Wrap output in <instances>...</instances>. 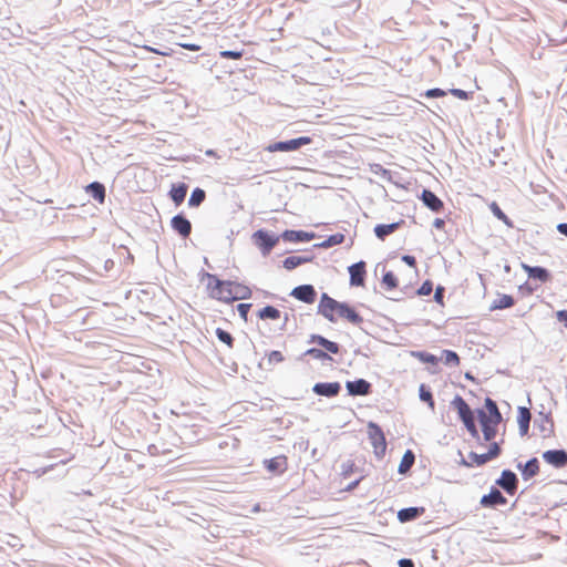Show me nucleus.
I'll list each match as a JSON object with an SVG mask.
<instances>
[{
    "label": "nucleus",
    "mask_w": 567,
    "mask_h": 567,
    "mask_svg": "<svg viewBox=\"0 0 567 567\" xmlns=\"http://www.w3.org/2000/svg\"><path fill=\"white\" fill-rule=\"evenodd\" d=\"M318 312L330 322H337L338 320H346L353 324H360L362 322V317L354 308L350 307L348 303L334 300L327 293L321 296Z\"/></svg>",
    "instance_id": "1"
},
{
    "label": "nucleus",
    "mask_w": 567,
    "mask_h": 567,
    "mask_svg": "<svg viewBox=\"0 0 567 567\" xmlns=\"http://www.w3.org/2000/svg\"><path fill=\"white\" fill-rule=\"evenodd\" d=\"M485 441H492L497 434V426L502 421V414L495 401L485 399V410L477 411Z\"/></svg>",
    "instance_id": "2"
},
{
    "label": "nucleus",
    "mask_w": 567,
    "mask_h": 567,
    "mask_svg": "<svg viewBox=\"0 0 567 567\" xmlns=\"http://www.w3.org/2000/svg\"><path fill=\"white\" fill-rule=\"evenodd\" d=\"M206 290L210 298L218 301L230 303L231 302V281L220 280L216 275L205 274Z\"/></svg>",
    "instance_id": "3"
},
{
    "label": "nucleus",
    "mask_w": 567,
    "mask_h": 567,
    "mask_svg": "<svg viewBox=\"0 0 567 567\" xmlns=\"http://www.w3.org/2000/svg\"><path fill=\"white\" fill-rule=\"evenodd\" d=\"M452 406L456 410L471 436L478 439V430L475 424L474 413L466 401L462 396L456 395L452 401Z\"/></svg>",
    "instance_id": "4"
},
{
    "label": "nucleus",
    "mask_w": 567,
    "mask_h": 567,
    "mask_svg": "<svg viewBox=\"0 0 567 567\" xmlns=\"http://www.w3.org/2000/svg\"><path fill=\"white\" fill-rule=\"evenodd\" d=\"M368 434L374 454L379 457L383 456L386 451V441L382 429L378 424L370 422L368 424Z\"/></svg>",
    "instance_id": "5"
},
{
    "label": "nucleus",
    "mask_w": 567,
    "mask_h": 567,
    "mask_svg": "<svg viewBox=\"0 0 567 567\" xmlns=\"http://www.w3.org/2000/svg\"><path fill=\"white\" fill-rule=\"evenodd\" d=\"M312 142L309 136H300L286 142H277L268 145L266 150L270 153L274 152H290L300 148L303 145H308Z\"/></svg>",
    "instance_id": "6"
},
{
    "label": "nucleus",
    "mask_w": 567,
    "mask_h": 567,
    "mask_svg": "<svg viewBox=\"0 0 567 567\" xmlns=\"http://www.w3.org/2000/svg\"><path fill=\"white\" fill-rule=\"evenodd\" d=\"M255 245L261 250L262 255H269L272 248L278 244L279 237L270 235L266 230H257L252 235Z\"/></svg>",
    "instance_id": "7"
},
{
    "label": "nucleus",
    "mask_w": 567,
    "mask_h": 567,
    "mask_svg": "<svg viewBox=\"0 0 567 567\" xmlns=\"http://www.w3.org/2000/svg\"><path fill=\"white\" fill-rule=\"evenodd\" d=\"M312 390L317 395L333 398L339 394L341 385L339 382H321L315 384Z\"/></svg>",
    "instance_id": "8"
},
{
    "label": "nucleus",
    "mask_w": 567,
    "mask_h": 567,
    "mask_svg": "<svg viewBox=\"0 0 567 567\" xmlns=\"http://www.w3.org/2000/svg\"><path fill=\"white\" fill-rule=\"evenodd\" d=\"M291 296L296 299L303 301L306 303H313L316 300V290L311 285H302L296 287L291 291Z\"/></svg>",
    "instance_id": "9"
},
{
    "label": "nucleus",
    "mask_w": 567,
    "mask_h": 567,
    "mask_svg": "<svg viewBox=\"0 0 567 567\" xmlns=\"http://www.w3.org/2000/svg\"><path fill=\"white\" fill-rule=\"evenodd\" d=\"M265 467L274 474H282L288 468V457L278 455L264 462Z\"/></svg>",
    "instance_id": "10"
},
{
    "label": "nucleus",
    "mask_w": 567,
    "mask_h": 567,
    "mask_svg": "<svg viewBox=\"0 0 567 567\" xmlns=\"http://www.w3.org/2000/svg\"><path fill=\"white\" fill-rule=\"evenodd\" d=\"M543 458L546 463L555 467H563L567 465V453L564 450L546 451L543 454Z\"/></svg>",
    "instance_id": "11"
},
{
    "label": "nucleus",
    "mask_w": 567,
    "mask_h": 567,
    "mask_svg": "<svg viewBox=\"0 0 567 567\" xmlns=\"http://www.w3.org/2000/svg\"><path fill=\"white\" fill-rule=\"evenodd\" d=\"M497 485L504 488L509 495H514L517 489V477L516 475L506 470L503 471L501 477L497 480Z\"/></svg>",
    "instance_id": "12"
},
{
    "label": "nucleus",
    "mask_w": 567,
    "mask_h": 567,
    "mask_svg": "<svg viewBox=\"0 0 567 567\" xmlns=\"http://www.w3.org/2000/svg\"><path fill=\"white\" fill-rule=\"evenodd\" d=\"M172 228L182 237L187 238L192 233L190 221L183 215H176L171 220Z\"/></svg>",
    "instance_id": "13"
},
{
    "label": "nucleus",
    "mask_w": 567,
    "mask_h": 567,
    "mask_svg": "<svg viewBox=\"0 0 567 567\" xmlns=\"http://www.w3.org/2000/svg\"><path fill=\"white\" fill-rule=\"evenodd\" d=\"M365 262L359 261L349 267L350 284L352 286H363L365 277Z\"/></svg>",
    "instance_id": "14"
},
{
    "label": "nucleus",
    "mask_w": 567,
    "mask_h": 567,
    "mask_svg": "<svg viewBox=\"0 0 567 567\" xmlns=\"http://www.w3.org/2000/svg\"><path fill=\"white\" fill-rule=\"evenodd\" d=\"M346 386L351 395H368L371 391V384L363 379L348 381Z\"/></svg>",
    "instance_id": "15"
},
{
    "label": "nucleus",
    "mask_w": 567,
    "mask_h": 567,
    "mask_svg": "<svg viewBox=\"0 0 567 567\" xmlns=\"http://www.w3.org/2000/svg\"><path fill=\"white\" fill-rule=\"evenodd\" d=\"M423 204L432 212L439 213L443 209V202L431 190L424 189L421 195Z\"/></svg>",
    "instance_id": "16"
},
{
    "label": "nucleus",
    "mask_w": 567,
    "mask_h": 567,
    "mask_svg": "<svg viewBox=\"0 0 567 567\" xmlns=\"http://www.w3.org/2000/svg\"><path fill=\"white\" fill-rule=\"evenodd\" d=\"M404 224L403 219L392 224H379L374 227V234L380 240L396 231Z\"/></svg>",
    "instance_id": "17"
},
{
    "label": "nucleus",
    "mask_w": 567,
    "mask_h": 567,
    "mask_svg": "<svg viewBox=\"0 0 567 567\" xmlns=\"http://www.w3.org/2000/svg\"><path fill=\"white\" fill-rule=\"evenodd\" d=\"M507 499L498 489H492L487 495L481 498V505L484 507H493L497 505H505Z\"/></svg>",
    "instance_id": "18"
},
{
    "label": "nucleus",
    "mask_w": 567,
    "mask_h": 567,
    "mask_svg": "<svg viewBox=\"0 0 567 567\" xmlns=\"http://www.w3.org/2000/svg\"><path fill=\"white\" fill-rule=\"evenodd\" d=\"M251 295L252 291L248 286L237 281H231V302H234L235 300L249 299Z\"/></svg>",
    "instance_id": "19"
},
{
    "label": "nucleus",
    "mask_w": 567,
    "mask_h": 567,
    "mask_svg": "<svg viewBox=\"0 0 567 567\" xmlns=\"http://www.w3.org/2000/svg\"><path fill=\"white\" fill-rule=\"evenodd\" d=\"M522 268L527 272V275L530 278L538 279L542 282H546L550 279L548 270L543 267H532L529 265L523 264Z\"/></svg>",
    "instance_id": "20"
},
{
    "label": "nucleus",
    "mask_w": 567,
    "mask_h": 567,
    "mask_svg": "<svg viewBox=\"0 0 567 567\" xmlns=\"http://www.w3.org/2000/svg\"><path fill=\"white\" fill-rule=\"evenodd\" d=\"M532 419V414L527 408H519L517 415V423L519 427V433L524 436L528 433L529 422Z\"/></svg>",
    "instance_id": "21"
},
{
    "label": "nucleus",
    "mask_w": 567,
    "mask_h": 567,
    "mask_svg": "<svg viewBox=\"0 0 567 567\" xmlns=\"http://www.w3.org/2000/svg\"><path fill=\"white\" fill-rule=\"evenodd\" d=\"M86 193H89L99 204H103L105 202V187L103 184L99 182H93L85 188Z\"/></svg>",
    "instance_id": "22"
},
{
    "label": "nucleus",
    "mask_w": 567,
    "mask_h": 567,
    "mask_svg": "<svg viewBox=\"0 0 567 567\" xmlns=\"http://www.w3.org/2000/svg\"><path fill=\"white\" fill-rule=\"evenodd\" d=\"M515 305V300L511 295H498V297L492 302L491 310H502L511 308Z\"/></svg>",
    "instance_id": "23"
},
{
    "label": "nucleus",
    "mask_w": 567,
    "mask_h": 567,
    "mask_svg": "<svg viewBox=\"0 0 567 567\" xmlns=\"http://www.w3.org/2000/svg\"><path fill=\"white\" fill-rule=\"evenodd\" d=\"M522 471V475L525 480H529L538 474L539 472V463L537 458L529 460L523 467L518 466Z\"/></svg>",
    "instance_id": "24"
},
{
    "label": "nucleus",
    "mask_w": 567,
    "mask_h": 567,
    "mask_svg": "<svg viewBox=\"0 0 567 567\" xmlns=\"http://www.w3.org/2000/svg\"><path fill=\"white\" fill-rule=\"evenodd\" d=\"M423 512H424L423 507H420V508L419 507L403 508V509L399 511L398 518H399L400 522L405 523V522L415 519L417 516L423 514Z\"/></svg>",
    "instance_id": "25"
},
{
    "label": "nucleus",
    "mask_w": 567,
    "mask_h": 567,
    "mask_svg": "<svg viewBox=\"0 0 567 567\" xmlns=\"http://www.w3.org/2000/svg\"><path fill=\"white\" fill-rule=\"evenodd\" d=\"M312 342L318 343L319 346L323 347L328 352L337 354L340 351L339 344L326 339L322 336H312L311 338Z\"/></svg>",
    "instance_id": "26"
},
{
    "label": "nucleus",
    "mask_w": 567,
    "mask_h": 567,
    "mask_svg": "<svg viewBox=\"0 0 567 567\" xmlns=\"http://www.w3.org/2000/svg\"><path fill=\"white\" fill-rule=\"evenodd\" d=\"M186 194H187V185L186 184H179L177 186H173L169 192L172 200L177 206L184 202Z\"/></svg>",
    "instance_id": "27"
},
{
    "label": "nucleus",
    "mask_w": 567,
    "mask_h": 567,
    "mask_svg": "<svg viewBox=\"0 0 567 567\" xmlns=\"http://www.w3.org/2000/svg\"><path fill=\"white\" fill-rule=\"evenodd\" d=\"M489 461L491 460L486 453L485 454H476L474 452H471L468 454V461H463V464L467 467H473V466H482Z\"/></svg>",
    "instance_id": "28"
},
{
    "label": "nucleus",
    "mask_w": 567,
    "mask_h": 567,
    "mask_svg": "<svg viewBox=\"0 0 567 567\" xmlns=\"http://www.w3.org/2000/svg\"><path fill=\"white\" fill-rule=\"evenodd\" d=\"M310 260H311V258H309V257L290 256V257H287L284 260V267L287 270H292V269H295L296 267H298V266H300L302 264L309 262Z\"/></svg>",
    "instance_id": "29"
},
{
    "label": "nucleus",
    "mask_w": 567,
    "mask_h": 567,
    "mask_svg": "<svg viewBox=\"0 0 567 567\" xmlns=\"http://www.w3.org/2000/svg\"><path fill=\"white\" fill-rule=\"evenodd\" d=\"M282 238L288 241H305V240H309L311 238V236H309L305 231L286 230L282 234Z\"/></svg>",
    "instance_id": "30"
},
{
    "label": "nucleus",
    "mask_w": 567,
    "mask_h": 567,
    "mask_svg": "<svg viewBox=\"0 0 567 567\" xmlns=\"http://www.w3.org/2000/svg\"><path fill=\"white\" fill-rule=\"evenodd\" d=\"M414 460L415 457L413 452L408 450L400 462L399 472L401 474L406 473L412 467Z\"/></svg>",
    "instance_id": "31"
},
{
    "label": "nucleus",
    "mask_w": 567,
    "mask_h": 567,
    "mask_svg": "<svg viewBox=\"0 0 567 567\" xmlns=\"http://www.w3.org/2000/svg\"><path fill=\"white\" fill-rule=\"evenodd\" d=\"M259 318L278 320L280 318V311L272 306H267L259 311Z\"/></svg>",
    "instance_id": "32"
},
{
    "label": "nucleus",
    "mask_w": 567,
    "mask_h": 567,
    "mask_svg": "<svg viewBox=\"0 0 567 567\" xmlns=\"http://www.w3.org/2000/svg\"><path fill=\"white\" fill-rule=\"evenodd\" d=\"M206 194L200 188H195L189 197L188 205L192 207L199 206L205 200Z\"/></svg>",
    "instance_id": "33"
},
{
    "label": "nucleus",
    "mask_w": 567,
    "mask_h": 567,
    "mask_svg": "<svg viewBox=\"0 0 567 567\" xmlns=\"http://www.w3.org/2000/svg\"><path fill=\"white\" fill-rule=\"evenodd\" d=\"M382 285L386 290H393L398 287L399 281L396 276L392 271H388L382 277Z\"/></svg>",
    "instance_id": "34"
},
{
    "label": "nucleus",
    "mask_w": 567,
    "mask_h": 567,
    "mask_svg": "<svg viewBox=\"0 0 567 567\" xmlns=\"http://www.w3.org/2000/svg\"><path fill=\"white\" fill-rule=\"evenodd\" d=\"M344 238H346L344 235L340 234V233L331 235L322 243V246L323 247H332L336 245H340L344 241Z\"/></svg>",
    "instance_id": "35"
},
{
    "label": "nucleus",
    "mask_w": 567,
    "mask_h": 567,
    "mask_svg": "<svg viewBox=\"0 0 567 567\" xmlns=\"http://www.w3.org/2000/svg\"><path fill=\"white\" fill-rule=\"evenodd\" d=\"M306 355H309L316 360H331V358L329 357V354L326 351L317 349V348L308 349L306 351Z\"/></svg>",
    "instance_id": "36"
},
{
    "label": "nucleus",
    "mask_w": 567,
    "mask_h": 567,
    "mask_svg": "<svg viewBox=\"0 0 567 567\" xmlns=\"http://www.w3.org/2000/svg\"><path fill=\"white\" fill-rule=\"evenodd\" d=\"M216 336L217 338L224 342L225 344H227L229 348H233L234 346V338L231 337V334L220 328H217L216 329Z\"/></svg>",
    "instance_id": "37"
},
{
    "label": "nucleus",
    "mask_w": 567,
    "mask_h": 567,
    "mask_svg": "<svg viewBox=\"0 0 567 567\" xmlns=\"http://www.w3.org/2000/svg\"><path fill=\"white\" fill-rule=\"evenodd\" d=\"M420 399L426 402L432 410L434 409L435 403L432 393L429 390H426L424 384L420 386Z\"/></svg>",
    "instance_id": "38"
},
{
    "label": "nucleus",
    "mask_w": 567,
    "mask_h": 567,
    "mask_svg": "<svg viewBox=\"0 0 567 567\" xmlns=\"http://www.w3.org/2000/svg\"><path fill=\"white\" fill-rule=\"evenodd\" d=\"M443 357H444V362L446 364H453V365L460 364V357L457 355L456 352H454L452 350H444Z\"/></svg>",
    "instance_id": "39"
},
{
    "label": "nucleus",
    "mask_w": 567,
    "mask_h": 567,
    "mask_svg": "<svg viewBox=\"0 0 567 567\" xmlns=\"http://www.w3.org/2000/svg\"><path fill=\"white\" fill-rule=\"evenodd\" d=\"M489 209L492 210V213L494 214V216L497 219L508 224V217L503 213V210L499 208L497 203H495V202L491 203Z\"/></svg>",
    "instance_id": "40"
},
{
    "label": "nucleus",
    "mask_w": 567,
    "mask_h": 567,
    "mask_svg": "<svg viewBox=\"0 0 567 567\" xmlns=\"http://www.w3.org/2000/svg\"><path fill=\"white\" fill-rule=\"evenodd\" d=\"M285 360L284 354L280 351H271L267 354V361L269 364H278Z\"/></svg>",
    "instance_id": "41"
},
{
    "label": "nucleus",
    "mask_w": 567,
    "mask_h": 567,
    "mask_svg": "<svg viewBox=\"0 0 567 567\" xmlns=\"http://www.w3.org/2000/svg\"><path fill=\"white\" fill-rule=\"evenodd\" d=\"M433 291V282L431 280H425L421 287L417 289L419 296H429Z\"/></svg>",
    "instance_id": "42"
},
{
    "label": "nucleus",
    "mask_w": 567,
    "mask_h": 567,
    "mask_svg": "<svg viewBox=\"0 0 567 567\" xmlns=\"http://www.w3.org/2000/svg\"><path fill=\"white\" fill-rule=\"evenodd\" d=\"M219 55L223 59H233V60H239L243 56V51H220Z\"/></svg>",
    "instance_id": "43"
},
{
    "label": "nucleus",
    "mask_w": 567,
    "mask_h": 567,
    "mask_svg": "<svg viewBox=\"0 0 567 567\" xmlns=\"http://www.w3.org/2000/svg\"><path fill=\"white\" fill-rule=\"evenodd\" d=\"M251 308V305L250 303H239L237 306V310L240 315V317L243 318L244 321H247L248 319V312Z\"/></svg>",
    "instance_id": "44"
},
{
    "label": "nucleus",
    "mask_w": 567,
    "mask_h": 567,
    "mask_svg": "<svg viewBox=\"0 0 567 567\" xmlns=\"http://www.w3.org/2000/svg\"><path fill=\"white\" fill-rule=\"evenodd\" d=\"M486 454L488 455L489 460L496 458L501 454V447L498 443H492Z\"/></svg>",
    "instance_id": "45"
},
{
    "label": "nucleus",
    "mask_w": 567,
    "mask_h": 567,
    "mask_svg": "<svg viewBox=\"0 0 567 567\" xmlns=\"http://www.w3.org/2000/svg\"><path fill=\"white\" fill-rule=\"evenodd\" d=\"M451 94L460 100H468L471 97V94L468 92L461 89L451 90Z\"/></svg>",
    "instance_id": "46"
},
{
    "label": "nucleus",
    "mask_w": 567,
    "mask_h": 567,
    "mask_svg": "<svg viewBox=\"0 0 567 567\" xmlns=\"http://www.w3.org/2000/svg\"><path fill=\"white\" fill-rule=\"evenodd\" d=\"M445 94L442 89H430L425 92L426 97H443Z\"/></svg>",
    "instance_id": "47"
},
{
    "label": "nucleus",
    "mask_w": 567,
    "mask_h": 567,
    "mask_svg": "<svg viewBox=\"0 0 567 567\" xmlns=\"http://www.w3.org/2000/svg\"><path fill=\"white\" fill-rule=\"evenodd\" d=\"M443 299H444V287L439 286V287H436V289H435L434 300H435L439 305L443 306V305H444Z\"/></svg>",
    "instance_id": "48"
},
{
    "label": "nucleus",
    "mask_w": 567,
    "mask_h": 567,
    "mask_svg": "<svg viewBox=\"0 0 567 567\" xmlns=\"http://www.w3.org/2000/svg\"><path fill=\"white\" fill-rule=\"evenodd\" d=\"M556 317L567 328V310H559L556 312Z\"/></svg>",
    "instance_id": "49"
},
{
    "label": "nucleus",
    "mask_w": 567,
    "mask_h": 567,
    "mask_svg": "<svg viewBox=\"0 0 567 567\" xmlns=\"http://www.w3.org/2000/svg\"><path fill=\"white\" fill-rule=\"evenodd\" d=\"M402 260H403L406 265H409L410 267H413V268H414V267H416V260H415V257H413V256L404 255V256L402 257Z\"/></svg>",
    "instance_id": "50"
},
{
    "label": "nucleus",
    "mask_w": 567,
    "mask_h": 567,
    "mask_svg": "<svg viewBox=\"0 0 567 567\" xmlns=\"http://www.w3.org/2000/svg\"><path fill=\"white\" fill-rule=\"evenodd\" d=\"M183 49L189 50V51H199L200 45L195 43H181L179 44Z\"/></svg>",
    "instance_id": "51"
},
{
    "label": "nucleus",
    "mask_w": 567,
    "mask_h": 567,
    "mask_svg": "<svg viewBox=\"0 0 567 567\" xmlns=\"http://www.w3.org/2000/svg\"><path fill=\"white\" fill-rule=\"evenodd\" d=\"M433 226L436 228V229H444L445 227V220L442 219V218H435L434 221H433Z\"/></svg>",
    "instance_id": "52"
},
{
    "label": "nucleus",
    "mask_w": 567,
    "mask_h": 567,
    "mask_svg": "<svg viewBox=\"0 0 567 567\" xmlns=\"http://www.w3.org/2000/svg\"><path fill=\"white\" fill-rule=\"evenodd\" d=\"M399 567H414V564L411 559L403 558L399 560Z\"/></svg>",
    "instance_id": "53"
},
{
    "label": "nucleus",
    "mask_w": 567,
    "mask_h": 567,
    "mask_svg": "<svg viewBox=\"0 0 567 567\" xmlns=\"http://www.w3.org/2000/svg\"><path fill=\"white\" fill-rule=\"evenodd\" d=\"M557 229L560 234L565 235L567 237V224H559L557 226Z\"/></svg>",
    "instance_id": "54"
},
{
    "label": "nucleus",
    "mask_w": 567,
    "mask_h": 567,
    "mask_svg": "<svg viewBox=\"0 0 567 567\" xmlns=\"http://www.w3.org/2000/svg\"><path fill=\"white\" fill-rule=\"evenodd\" d=\"M146 50H147V51H150V52H153V53L159 54V55H165V56H166V55H169V53H168V52H162V51H159V50H157V49L150 48V47H146Z\"/></svg>",
    "instance_id": "55"
},
{
    "label": "nucleus",
    "mask_w": 567,
    "mask_h": 567,
    "mask_svg": "<svg viewBox=\"0 0 567 567\" xmlns=\"http://www.w3.org/2000/svg\"><path fill=\"white\" fill-rule=\"evenodd\" d=\"M427 361H430V362H434V361H435V357H434V355H430V358L427 359Z\"/></svg>",
    "instance_id": "56"
}]
</instances>
